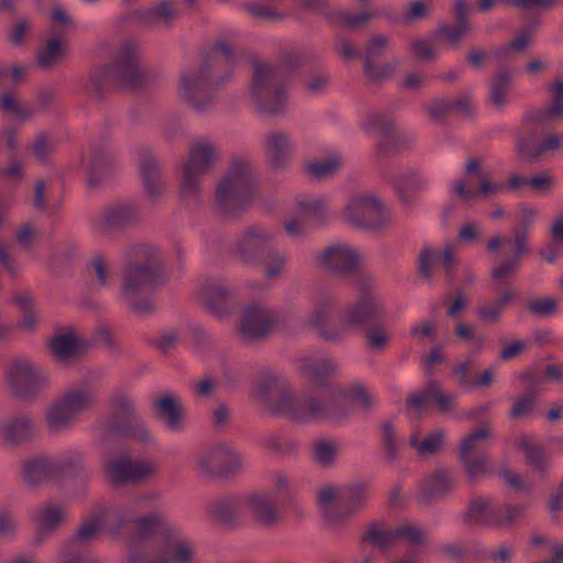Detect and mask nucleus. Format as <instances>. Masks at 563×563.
<instances>
[{
	"instance_id": "nucleus-1",
	"label": "nucleus",
	"mask_w": 563,
	"mask_h": 563,
	"mask_svg": "<svg viewBox=\"0 0 563 563\" xmlns=\"http://www.w3.org/2000/svg\"><path fill=\"white\" fill-rule=\"evenodd\" d=\"M122 273L121 294L136 314H151L156 310L152 297L137 298L143 290H155L166 283L165 265L161 251L151 244H135L126 254Z\"/></svg>"
},
{
	"instance_id": "nucleus-2",
	"label": "nucleus",
	"mask_w": 563,
	"mask_h": 563,
	"mask_svg": "<svg viewBox=\"0 0 563 563\" xmlns=\"http://www.w3.org/2000/svg\"><path fill=\"white\" fill-rule=\"evenodd\" d=\"M258 181L249 161L232 158L216 188V203L227 220H236L258 198Z\"/></svg>"
},
{
	"instance_id": "nucleus-3",
	"label": "nucleus",
	"mask_w": 563,
	"mask_h": 563,
	"mask_svg": "<svg viewBox=\"0 0 563 563\" xmlns=\"http://www.w3.org/2000/svg\"><path fill=\"white\" fill-rule=\"evenodd\" d=\"M235 51L223 40H217L210 51L202 55V63L197 74L181 76L180 84L184 98L194 107L201 108L202 103L196 100V93L208 89H217L233 76Z\"/></svg>"
},
{
	"instance_id": "nucleus-4",
	"label": "nucleus",
	"mask_w": 563,
	"mask_h": 563,
	"mask_svg": "<svg viewBox=\"0 0 563 563\" xmlns=\"http://www.w3.org/2000/svg\"><path fill=\"white\" fill-rule=\"evenodd\" d=\"M369 489L371 484L366 481L346 485L340 493L332 486L322 488L318 494V504L325 508V525L333 530L343 529L351 518L366 508Z\"/></svg>"
},
{
	"instance_id": "nucleus-5",
	"label": "nucleus",
	"mask_w": 563,
	"mask_h": 563,
	"mask_svg": "<svg viewBox=\"0 0 563 563\" xmlns=\"http://www.w3.org/2000/svg\"><path fill=\"white\" fill-rule=\"evenodd\" d=\"M256 394L265 402L272 416H283L297 423L311 421L307 405L308 396L297 399L292 388L285 380L268 375L257 383Z\"/></svg>"
},
{
	"instance_id": "nucleus-6",
	"label": "nucleus",
	"mask_w": 563,
	"mask_h": 563,
	"mask_svg": "<svg viewBox=\"0 0 563 563\" xmlns=\"http://www.w3.org/2000/svg\"><path fill=\"white\" fill-rule=\"evenodd\" d=\"M329 397L323 404L314 396H308L309 413L311 421L321 419H332L340 421L346 419L352 407L360 402L362 409L368 412L374 407L372 395L362 384L353 385L346 389L341 387H331Z\"/></svg>"
},
{
	"instance_id": "nucleus-7",
	"label": "nucleus",
	"mask_w": 563,
	"mask_h": 563,
	"mask_svg": "<svg viewBox=\"0 0 563 563\" xmlns=\"http://www.w3.org/2000/svg\"><path fill=\"white\" fill-rule=\"evenodd\" d=\"M4 382L13 398L33 402L49 386L47 374L32 361L23 357L11 360L3 374Z\"/></svg>"
},
{
	"instance_id": "nucleus-8",
	"label": "nucleus",
	"mask_w": 563,
	"mask_h": 563,
	"mask_svg": "<svg viewBox=\"0 0 563 563\" xmlns=\"http://www.w3.org/2000/svg\"><path fill=\"white\" fill-rule=\"evenodd\" d=\"M106 438H122L148 443L152 437L143 421L136 416L133 401L125 395L119 394L112 399V409L101 426Z\"/></svg>"
},
{
	"instance_id": "nucleus-9",
	"label": "nucleus",
	"mask_w": 563,
	"mask_h": 563,
	"mask_svg": "<svg viewBox=\"0 0 563 563\" xmlns=\"http://www.w3.org/2000/svg\"><path fill=\"white\" fill-rule=\"evenodd\" d=\"M219 161V153L209 141H197L188 151L179 186L183 199H196L200 192L201 177L211 172Z\"/></svg>"
},
{
	"instance_id": "nucleus-10",
	"label": "nucleus",
	"mask_w": 563,
	"mask_h": 563,
	"mask_svg": "<svg viewBox=\"0 0 563 563\" xmlns=\"http://www.w3.org/2000/svg\"><path fill=\"white\" fill-rule=\"evenodd\" d=\"M252 65L251 96L256 102L257 110L269 114L284 112L286 92L282 85L276 82V68L258 59Z\"/></svg>"
},
{
	"instance_id": "nucleus-11",
	"label": "nucleus",
	"mask_w": 563,
	"mask_h": 563,
	"mask_svg": "<svg viewBox=\"0 0 563 563\" xmlns=\"http://www.w3.org/2000/svg\"><path fill=\"white\" fill-rule=\"evenodd\" d=\"M98 402L96 393L89 389H68L56 399L45 412V421L51 432L69 428L76 416L92 408Z\"/></svg>"
},
{
	"instance_id": "nucleus-12",
	"label": "nucleus",
	"mask_w": 563,
	"mask_h": 563,
	"mask_svg": "<svg viewBox=\"0 0 563 563\" xmlns=\"http://www.w3.org/2000/svg\"><path fill=\"white\" fill-rule=\"evenodd\" d=\"M346 221L373 233L384 232L390 224V212L376 195L354 197L344 209Z\"/></svg>"
},
{
	"instance_id": "nucleus-13",
	"label": "nucleus",
	"mask_w": 563,
	"mask_h": 563,
	"mask_svg": "<svg viewBox=\"0 0 563 563\" xmlns=\"http://www.w3.org/2000/svg\"><path fill=\"white\" fill-rule=\"evenodd\" d=\"M367 123L377 132L375 151L379 162L388 161L411 148V140L397 129L393 117L372 113L367 117Z\"/></svg>"
},
{
	"instance_id": "nucleus-14",
	"label": "nucleus",
	"mask_w": 563,
	"mask_h": 563,
	"mask_svg": "<svg viewBox=\"0 0 563 563\" xmlns=\"http://www.w3.org/2000/svg\"><path fill=\"white\" fill-rule=\"evenodd\" d=\"M109 64L121 88L141 90L147 85V76L141 70L140 53L134 43H122Z\"/></svg>"
},
{
	"instance_id": "nucleus-15",
	"label": "nucleus",
	"mask_w": 563,
	"mask_h": 563,
	"mask_svg": "<svg viewBox=\"0 0 563 563\" xmlns=\"http://www.w3.org/2000/svg\"><path fill=\"white\" fill-rule=\"evenodd\" d=\"M273 234L261 225L253 224L244 229L233 247L234 257L247 265L264 263V256L274 246Z\"/></svg>"
},
{
	"instance_id": "nucleus-16",
	"label": "nucleus",
	"mask_w": 563,
	"mask_h": 563,
	"mask_svg": "<svg viewBox=\"0 0 563 563\" xmlns=\"http://www.w3.org/2000/svg\"><path fill=\"white\" fill-rule=\"evenodd\" d=\"M166 544L157 549V555L147 561L141 552L131 553L128 563H199L192 544L187 540L176 539L174 530L165 528Z\"/></svg>"
},
{
	"instance_id": "nucleus-17",
	"label": "nucleus",
	"mask_w": 563,
	"mask_h": 563,
	"mask_svg": "<svg viewBox=\"0 0 563 563\" xmlns=\"http://www.w3.org/2000/svg\"><path fill=\"white\" fill-rule=\"evenodd\" d=\"M278 324V320L261 303L245 307L240 320V335L247 343L265 341Z\"/></svg>"
},
{
	"instance_id": "nucleus-18",
	"label": "nucleus",
	"mask_w": 563,
	"mask_h": 563,
	"mask_svg": "<svg viewBox=\"0 0 563 563\" xmlns=\"http://www.w3.org/2000/svg\"><path fill=\"white\" fill-rule=\"evenodd\" d=\"M202 472L218 478H229L241 471L242 461L227 443H219L199 459Z\"/></svg>"
},
{
	"instance_id": "nucleus-19",
	"label": "nucleus",
	"mask_w": 563,
	"mask_h": 563,
	"mask_svg": "<svg viewBox=\"0 0 563 563\" xmlns=\"http://www.w3.org/2000/svg\"><path fill=\"white\" fill-rule=\"evenodd\" d=\"M46 346L57 363L69 365L87 354L90 343L78 336L73 328H69L67 332L52 335L46 341Z\"/></svg>"
},
{
	"instance_id": "nucleus-20",
	"label": "nucleus",
	"mask_w": 563,
	"mask_h": 563,
	"mask_svg": "<svg viewBox=\"0 0 563 563\" xmlns=\"http://www.w3.org/2000/svg\"><path fill=\"white\" fill-rule=\"evenodd\" d=\"M104 473L112 485L124 486L147 478L152 468L143 461H133L128 454H120L104 465Z\"/></svg>"
},
{
	"instance_id": "nucleus-21",
	"label": "nucleus",
	"mask_w": 563,
	"mask_h": 563,
	"mask_svg": "<svg viewBox=\"0 0 563 563\" xmlns=\"http://www.w3.org/2000/svg\"><path fill=\"white\" fill-rule=\"evenodd\" d=\"M140 220V208L134 201H119L107 206L102 211L100 230L103 233L124 231Z\"/></svg>"
},
{
	"instance_id": "nucleus-22",
	"label": "nucleus",
	"mask_w": 563,
	"mask_h": 563,
	"mask_svg": "<svg viewBox=\"0 0 563 563\" xmlns=\"http://www.w3.org/2000/svg\"><path fill=\"white\" fill-rule=\"evenodd\" d=\"M455 246L449 243L444 246L442 253L434 252L430 246L424 245L418 256V275L420 278L430 282L433 276L431 267L432 260H441L448 282H452L455 277L456 267L460 260L454 255Z\"/></svg>"
},
{
	"instance_id": "nucleus-23",
	"label": "nucleus",
	"mask_w": 563,
	"mask_h": 563,
	"mask_svg": "<svg viewBox=\"0 0 563 563\" xmlns=\"http://www.w3.org/2000/svg\"><path fill=\"white\" fill-rule=\"evenodd\" d=\"M137 154L139 169L145 192L152 200H156L164 192L161 163L150 148H141Z\"/></svg>"
},
{
	"instance_id": "nucleus-24",
	"label": "nucleus",
	"mask_w": 563,
	"mask_h": 563,
	"mask_svg": "<svg viewBox=\"0 0 563 563\" xmlns=\"http://www.w3.org/2000/svg\"><path fill=\"white\" fill-rule=\"evenodd\" d=\"M320 264L338 275H353L361 268V258L347 247L330 245L320 255Z\"/></svg>"
},
{
	"instance_id": "nucleus-25",
	"label": "nucleus",
	"mask_w": 563,
	"mask_h": 563,
	"mask_svg": "<svg viewBox=\"0 0 563 563\" xmlns=\"http://www.w3.org/2000/svg\"><path fill=\"white\" fill-rule=\"evenodd\" d=\"M386 311L375 300L358 299L347 306L340 322L351 327L374 325L384 321Z\"/></svg>"
},
{
	"instance_id": "nucleus-26",
	"label": "nucleus",
	"mask_w": 563,
	"mask_h": 563,
	"mask_svg": "<svg viewBox=\"0 0 563 563\" xmlns=\"http://www.w3.org/2000/svg\"><path fill=\"white\" fill-rule=\"evenodd\" d=\"M35 424L29 415L11 416L0 422V440L10 446H20L34 438Z\"/></svg>"
},
{
	"instance_id": "nucleus-27",
	"label": "nucleus",
	"mask_w": 563,
	"mask_h": 563,
	"mask_svg": "<svg viewBox=\"0 0 563 563\" xmlns=\"http://www.w3.org/2000/svg\"><path fill=\"white\" fill-rule=\"evenodd\" d=\"M231 289L219 283L206 282L198 290V298L203 308L211 314L222 318L230 312Z\"/></svg>"
},
{
	"instance_id": "nucleus-28",
	"label": "nucleus",
	"mask_w": 563,
	"mask_h": 563,
	"mask_svg": "<svg viewBox=\"0 0 563 563\" xmlns=\"http://www.w3.org/2000/svg\"><path fill=\"white\" fill-rule=\"evenodd\" d=\"M67 521L66 509L60 504L47 503L38 508L35 517L37 531L33 544L41 545Z\"/></svg>"
},
{
	"instance_id": "nucleus-29",
	"label": "nucleus",
	"mask_w": 563,
	"mask_h": 563,
	"mask_svg": "<svg viewBox=\"0 0 563 563\" xmlns=\"http://www.w3.org/2000/svg\"><path fill=\"white\" fill-rule=\"evenodd\" d=\"M292 156V144L287 133L276 131L266 136L265 157L268 167L274 172L285 169Z\"/></svg>"
},
{
	"instance_id": "nucleus-30",
	"label": "nucleus",
	"mask_w": 563,
	"mask_h": 563,
	"mask_svg": "<svg viewBox=\"0 0 563 563\" xmlns=\"http://www.w3.org/2000/svg\"><path fill=\"white\" fill-rule=\"evenodd\" d=\"M109 63L99 65L90 70L86 90L98 101H104L107 97L121 89Z\"/></svg>"
},
{
	"instance_id": "nucleus-31",
	"label": "nucleus",
	"mask_w": 563,
	"mask_h": 563,
	"mask_svg": "<svg viewBox=\"0 0 563 563\" xmlns=\"http://www.w3.org/2000/svg\"><path fill=\"white\" fill-rule=\"evenodd\" d=\"M299 372L308 378L318 389H330L331 379L336 373V365L329 358L313 360L303 357L299 360Z\"/></svg>"
},
{
	"instance_id": "nucleus-32",
	"label": "nucleus",
	"mask_w": 563,
	"mask_h": 563,
	"mask_svg": "<svg viewBox=\"0 0 563 563\" xmlns=\"http://www.w3.org/2000/svg\"><path fill=\"white\" fill-rule=\"evenodd\" d=\"M243 501L239 496H223L212 500L208 506L211 520L224 528L232 529L239 525L238 511Z\"/></svg>"
},
{
	"instance_id": "nucleus-33",
	"label": "nucleus",
	"mask_w": 563,
	"mask_h": 563,
	"mask_svg": "<svg viewBox=\"0 0 563 563\" xmlns=\"http://www.w3.org/2000/svg\"><path fill=\"white\" fill-rule=\"evenodd\" d=\"M155 418L164 421L170 430H180L185 421V408L179 399L168 393L159 396L153 404Z\"/></svg>"
},
{
	"instance_id": "nucleus-34",
	"label": "nucleus",
	"mask_w": 563,
	"mask_h": 563,
	"mask_svg": "<svg viewBox=\"0 0 563 563\" xmlns=\"http://www.w3.org/2000/svg\"><path fill=\"white\" fill-rule=\"evenodd\" d=\"M90 164L88 169L87 184L90 189L98 188L104 177L110 173L114 163V155L106 144H96L90 147Z\"/></svg>"
},
{
	"instance_id": "nucleus-35",
	"label": "nucleus",
	"mask_w": 563,
	"mask_h": 563,
	"mask_svg": "<svg viewBox=\"0 0 563 563\" xmlns=\"http://www.w3.org/2000/svg\"><path fill=\"white\" fill-rule=\"evenodd\" d=\"M515 446L518 451L523 453L526 465L538 472L543 478L549 468L545 448L526 434L515 439Z\"/></svg>"
},
{
	"instance_id": "nucleus-36",
	"label": "nucleus",
	"mask_w": 563,
	"mask_h": 563,
	"mask_svg": "<svg viewBox=\"0 0 563 563\" xmlns=\"http://www.w3.org/2000/svg\"><path fill=\"white\" fill-rule=\"evenodd\" d=\"M22 477L30 487H38L43 483L57 478L55 460L36 455L24 463Z\"/></svg>"
},
{
	"instance_id": "nucleus-37",
	"label": "nucleus",
	"mask_w": 563,
	"mask_h": 563,
	"mask_svg": "<svg viewBox=\"0 0 563 563\" xmlns=\"http://www.w3.org/2000/svg\"><path fill=\"white\" fill-rule=\"evenodd\" d=\"M57 478H71L87 484L90 478V470L86 464L84 454L79 451L69 452L64 459L55 461Z\"/></svg>"
},
{
	"instance_id": "nucleus-38",
	"label": "nucleus",
	"mask_w": 563,
	"mask_h": 563,
	"mask_svg": "<svg viewBox=\"0 0 563 563\" xmlns=\"http://www.w3.org/2000/svg\"><path fill=\"white\" fill-rule=\"evenodd\" d=\"M454 15L456 25L453 27L448 24H439L433 35L444 36L451 44H455L470 31L471 24L467 19V4L466 0H456L454 5Z\"/></svg>"
},
{
	"instance_id": "nucleus-39",
	"label": "nucleus",
	"mask_w": 563,
	"mask_h": 563,
	"mask_svg": "<svg viewBox=\"0 0 563 563\" xmlns=\"http://www.w3.org/2000/svg\"><path fill=\"white\" fill-rule=\"evenodd\" d=\"M334 301L331 298H324L317 302L312 314L310 316L311 325L319 331V335L329 342H334L340 339V334L335 330L325 329L328 321L334 312Z\"/></svg>"
},
{
	"instance_id": "nucleus-40",
	"label": "nucleus",
	"mask_w": 563,
	"mask_h": 563,
	"mask_svg": "<svg viewBox=\"0 0 563 563\" xmlns=\"http://www.w3.org/2000/svg\"><path fill=\"white\" fill-rule=\"evenodd\" d=\"M177 15L173 0H162L155 7L139 12L140 20L147 26L163 25L169 27Z\"/></svg>"
},
{
	"instance_id": "nucleus-41",
	"label": "nucleus",
	"mask_w": 563,
	"mask_h": 563,
	"mask_svg": "<svg viewBox=\"0 0 563 563\" xmlns=\"http://www.w3.org/2000/svg\"><path fill=\"white\" fill-rule=\"evenodd\" d=\"M464 467L467 482L474 485L481 477L492 476L494 468L492 467V461L487 454H479L475 457H467V444L463 449L462 461H460Z\"/></svg>"
},
{
	"instance_id": "nucleus-42",
	"label": "nucleus",
	"mask_w": 563,
	"mask_h": 563,
	"mask_svg": "<svg viewBox=\"0 0 563 563\" xmlns=\"http://www.w3.org/2000/svg\"><path fill=\"white\" fill-rule=\"evenodd\" d=\"M492 501L489 498H472L467 509L462 515L463 522L468 527H488L495 526V520L488 518V508Z\"/></svg>"
},
{
	"instance_id": "nucleus-43",
	"label": "nucleus",
	"mask_w": 563,
	"mask_h": 563,
	"mask_svg": "<svg viewBox=\"0 0 563 563\" xmlns=\"http://www.w3.org/2000/svg\"><path fill=\"white\" fill-rule=\"evenodd\" d=\"M383 521H371L366 531L360 537V544H371L379 550L389 548L395 542V529H385Z\"/></svg>"
},
{
	"instance_id": "nucleus-44",
	"label": "nucleus",
	"mask_w": 563,
	"mask_h": 563,
	"mask_svg": "<svg viewBox=\"0 0 563 563\" xmlns=\"http://www.w3.org/2000/svg\"><path fill=\"white\" fill-rule=\"evenodd\" d=\"M249 506L260 523L273 526L278 522V512L271 497L262 494H253L249 497Z\"/></svg>"
},
{
	"instance_id": "nucleus-45",
	"label": "nucleus",
	"mask_w": 563,
	"mask_h": 563,
	"mask_svg": "<svg viewBox=\"0 0 563 563\" xmlns=\"http://www.w3.org/2000/svg\"><path fill=\"white\" fill-rule=\"evenodd\" d=\"M453 488L449 474L444 470L435 471L422 487V500L430 503L434 498L446 496Z\"/></svg>"
},
{
	"instance_id": "nucleus-46",
	"label": "nucleus",
	"mask_w": 563,
	"mask_h": 563,
	"mask_svg": "<svg viewBox=\"0 0 563 563\" xmlns=\"http://www.w3.org/2000/svg\"><path fill=\"white\" fill-rule=\"evenodd\" d=\"M409 444L417 450V454L421 457L437 455L444 445V430H433L422 441H419L418 433H413L409 439Z\"/></svg>"
},
{
	"instance_id": "nucleus-47",
	"label": "nucleus",
	"mask_w": 563,
	"mask_h": 563,
	"mask_svg": "<svg viewBox=\"0 0 563 563\" xmlns=\"http://www.w3.org/2000/svg\"><path fill=\"white\" fill-rule=\"evenodd\" d=\"M342 167V158L333 154L323 161H313L303 164V172L312 179L322 180L338 174Z\"/></svg>"
},
{
	"instance_id": "nucleus-48",
	"label": "nucleus",
	"mask_w": 563,
	"mask_h": 563,
	"mask_svg": "<svg viewBox=\"0 0 563 563\" xmlns=\"http://www.w3.org/2000/svg\"><path fill=\"white\" fill-rule=\"evenodd\" d=\"M512 78L507 68L500 67L490 82V101L495 107H501L507 102V92Z\"/></svg>"
},
{
	"instance_id": "nucleus-49",
	"label": "nucleus",
	"mask_w": 563,
	"mask_h": 563,
	"mask_svg": "<svg viewBox=\"0 0 563 563\" xmlns=\"http://www.w3.org/2000/svg\"><path fill=\"white\" fill-rule=\"evenodd\" d=\"M65 45L63 40L54 36L46 41L43 49L37 54V64L43 69H48L59 63L64 56Z\"/></svg>"
},
{
	"instance_id": "nucleus-50",
	"label": "nucleus",
	"mask_w": 563,
	"mask_h": 563,
	"mask_svg": "<svg viewBox=\"0 0 563 563\" xmlns=\"http://www.w3.org/2000/svg\"><path fill=\"white\" fill-rule=\"evenodd\" d=\"M135 523L137 526V533L140 539H148L156 531H159L164 538L163 544H166L165 528L173 530L172 527L162 525V517L156 512H151L136 518Z\"/></svg>"
},
{
	"instance_id": "nucleus-51",
	"label": "nucleus",
	"mask_w": 563,
	"mask_h": 563,
	"mask_svg": "<svg viewBox=\"0 0 563 563\" xmlns=\"http://www.w3.org/2000/svg\"><path fill=\"white\" fill-rule=\"evenodd\" d=\"M297 208L300 213V219L303 222L307 220H313L317 225L324 224L327 220V211L322 200H298Z\"/></svg>"
},
{
	"instance_id": "nucleus-52",
	"label": "nucleus",
	"mask_w": 563,
	"mask_h": 563,
	"mask_svg": "<svg viewBox=\"0 0 563 563\" xmlns=\"http://www.w3.org/2000/svg\"><path fill=\"white\" fill-rule=\"evenodd\" d=\"M339 446L325 439H318L313 446V460L322 467H331L335 464Z\"/></svg>"
},
{
	"instance_id": "nucleus-53",
	"label": "nucleus",
	"mask_w": 563,
	"mask_h": 563,
	"mask_svg": "<svg viewBox=\"0 0 563 563\" xmlns=\"http://www.w3.org/2000/svg\"><path fill=\"white\" fill-rule=\"evenodd\" d=\"M13 301L20 307L23 316L22 320L18 323V328L26 331H33L36 319L32 296L29 292L18 294L14 296Z\"/></svg>"
},
{
	"instance_id": "nucleus-54",
	"label": "nucleus",
	"mask_w": 563,
	"mask_h": 563,
	"mask_svg": "<svg viewBox=\"0 0 563 563\" xmlns=\"http://www.w3.org/2000/svg\"><path fill=\"white\" fill-rule=\"evenodd\" d=\"M538 396L523 391L518 395L509 409L508 416L511 420H519L530 417L536 409Z\"/></svg>"
},
{
	"instance_id": "nucleus-55",
	"label": "nucleus",
	"mask_w": 563,
	"mask_h": 563,
	"mask_svg": "<svg viewBox=\"0 0 563 563\" xmlns=\"http://www.w3.org/2000/svg\"><path fill=\"white\" fill-rule=\"evenodd\" d=\"M441 384L438 380H431L427 384L426 388L421 391L411 393L406 399L407 408L413 409L417 412H422L432 402L433 388H440Z\"/></svg>"
},
{
	"instance_id": "nucleus-56",
	"label": "nucleus",
	"mask_w": 563,
	"mask_h": 563,
	"mask_svg": "<svg viewBox=\"0 0 563 563\" xmlns=\"http://www.w3.org/2000/svg\"><path fill=\"white\" fill-rule=\"evenodd\" d=\"M421 187V179L417 173H409L395 180V188L404 202L408 203Z\"/></svg>"
},
{
	"instance_id": "nucleus-57",
	"label": "nucleus",
	"mask_w": 563,
	"mask_h": 563,
	"mask_svg": "<svg viewBox=\"0 0 563 563\" xmlns=\"http://www.w3.org/2000/svg\"><path fill=\"white\" fill-rule=\"evenodd\" d=\"M101 530V519L98 516H93L78 527L71 539L78 544H89Z\"/></svg>"
},
{
	"instance_id": "nucleus-58",
	"label": "nucleus",
	"mask_w": 563,
	"mask_h": 563,
	"mask_svg": "<svg viewBox=\"0 0 563 563\" xmlns=\"http://www.w3.org/2000/svg\"><path fill=\"white\" fill-rule=\"evenodd\" d=\"M562 118H563V98L552 96L551 104L548 108L527 114L526 120L540 124L550 119H562Z\"/></svg>"
},
{
	"instance_id": "nucleus-59",
	"label": "nucleus",
	"mask_w": 563,
	"mask_h": 563,
	"mask_svg": "<svg viewBox=\"0 0 563 563\" xmlns=\"http://www.w3.org/2000/svg\"><path fill=\"white\" fill-rule=\"evenodd\" d=\"M286 264V256L284 253L276 250L274 246L264 256V274L267 279H273L282 275L283 268Z\"/></svg>"
},
{
	"instance_id": "nucleus-60",
	"label": "nucleus",
	"mask_w": 563,
	"mask_h": 563,
	"mask_svg": "<svg viewBox=\"0 0 563 563\" xmlns=\"http://www.w3.org/2000/svg\"><path fill=\"white\" fill-rule=\"evenodd\" d=\"M398 65L397 60L391 63H387L384 65H377L374 63H364L363 71L366 78L374 82H380L385 79L391 78L396 67Z\"/></svg>"
},
{
	"instance_id": "nucleus-61",
	"label": "nucleus",
	"mask_w": 563,
	"mask_h": 563,
	"mask_svg": "<svg viewBox=\"0 0 563 563\" xmlns=\"http://www.w3.org/2000/svg\"><path fill=\"white\" fill-rule=\"evenodd\" d=\"M389 45V38L386 35H374L365 44L364 63H374L382 57Z\"/></svg>"
},
{
	"instance_id": "nucleus-62",
	"label": "nucleus",
	"mask_w": 563,
	"mask_h": 563,
	"mask_svg": "<svg viewBox=\"0 0 563 563\" xmlns=\"http://www.w3.org/2000/svg\"><path fill=\"white\" fill-rule=\"evenodd\" d=\"M540 144L531 137L519 136L517 140V153L520 159L528 163H537L541 159L539 152Z\"/></svg>"
},
{
	"instance_id": "nucleus-63",
	"label": "nucleus",
	"mask_w": 563,
	"mask_h": 563,
	"mask_svg": "<svg viewBox=\"0 0 563 563\" xmlns=\"http://www.w3.org/2000/svg\"><path fill=\"white\" fill-rule=\"evenodd\" d=\"M489 437L490 432L486 427L478 428L463 437L460 442L459 460L462 461L465 443L467 444V457L470 459L478 450L477 442Z\"/></svg>"
},
{
	"instance_id": "nucleus-64",
	"label": "nucleus",
	"mask_w": 563,
	"mask_h": 563,
	"mask_svg": "<svg viewBox=\"0 0 563 563\" xmlns=\"http://www.w3.org/2000/svg\"><path fill=\"white\" fill-rule=\"evenodd\" d=\"M383 429V448L384 451L391 462L398 457V448L396 443L395 427L391 421H384L382 424Z\"/></svg>"
}]
</instances>
